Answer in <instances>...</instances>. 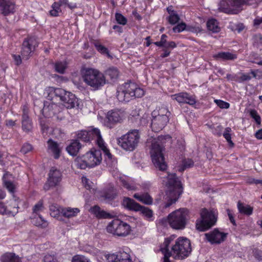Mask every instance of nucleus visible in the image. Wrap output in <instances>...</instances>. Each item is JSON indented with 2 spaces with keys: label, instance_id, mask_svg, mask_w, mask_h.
Returning a JSON list of instances; mask_svg holds the SVG:
<instances>
[{
  "label": "nucleus",
  "instance_id": "nucleus-1",
  "mask_svg": "<svg viewBox=\"0 0 262 262\" xmlns=\"http://www.w3.org/2000/svg\"><path fill=\"white\" fill-rule=\"evenodd\" d=\"M161 179L163 183L170 189L166 193V199L167 201L164 206L165 208H168L177 201L179 195L182 193V187L176 173H167L166 177H161Z\"/></svg>",
  "mask_w": 262,
  "mask_h": 262
},
{
  "label": "nucleus",
  "instance_id": "nucleus-2",
  "mask_svg": "<svg viewBox=\"0 0 262 262\" xmlns=\"http://www.w3.org/2000/svg\"><path fill=\"white\" fill-rule=\"evenodd\" d=\"M167 242L166 247L167 253L175 259H183L187 257L191 251V244L190 241L183 237H179L172 244L169 249V245L171 241L170 238L165 239L162 245H164Z\"/></svg>",
  "mask_w": 262,
  "mask_h": 262
},
{
  "label": "nucleus",
  "instance_id": "nucleus-3",
  "mask_svg": "<svg viewBox=\"0 0 262 262\" xmlns=\"http://www.w3.org/2000/svg\"><path fill=\"white\" fill-rule=\"evenodd\" d=\"M144 95V91L133 82H127L119 86L117 98L120 102H128L132 98H140Z\"/></svg>",
  "mask_w": 262,
  "mask_h": 262
},
{
  "label": "nucleus",
  "instance_id": "nucleus-4",
  "mask_svg": "<svg viewBox=\"0 0 262 262\" xmlns=\"http://www.w3.org/2000/svg\"><path fill=\"white\" fill-rule=\"evenodd\" d=\"M83 81L93 90H98L106 83L105 77L99 71L92 68L84 69L82 72Z\"/></svg>",
  "mask_w": 262,
  "mask_h": 262
},
{
  "label": "nucleus",
  "instance_id": "nucleus-5",
  "mask_svg": "<svg viewBox=\"0 0 262 262\" xmlns=\"http://www.w3.org/2000/svg\"><path fill=\"white\" fill-rule=\"evenodd\" d=\"M140 138L139 130L133 129L117 138L118 144L124 150L132 151L138 146Z\"/></svg>",
  "mask_w": 262,
  "mask_h": 262
},
{
  "label": "nucleus",
  "instance_id": "nucleus-6",
  "mask_svg": "<svg viewBox=\"0 0 262 262\" xmlns=\"http://www.w3.org/2000/svg\"><path fill=\"white\" fill-rule=\"evenodd\" d=\"M188 217V210L185 208H180L172 212L168 215V223L172 228L182 230L185 228Z\"/></svg>",
  "mask_w": 262,
  "mask_h": 262
},
{
  "label": "nucleus",
  "instance_id": "nucleus-7",
  "mask_svg": "<svg viewBox=\"0 0 262 262\" xmlns=\"http://www.w3.org/2000/svg\"><path fill=\"white\" fill-rule=\"evenodd\" d=\"M201 219L196 221V229L200 231H205L215 225L217 216L213 210L204 208L201 212Z\"/></svg>",
  "mask_w": 262,
  "mask_h": 262
},
{
  "label": "nucleus",
  "instance_id": "nucleus-8",
  "mask_svg": "<svg viewBox=\"0 0 262 262\" xmlns=\"http://www.w3.org/2000/svg\"><path fill=\"white\" fill-rule=\"evenodd\" d=\"M106 230L114 235L125 237L131 233L132 228L127 223L116 219L108 224Z\"/></svg>",
  "mask_w": 262,
  "mask_h": 262
},
{
  "label": "nucleus",
  "instance_id": "nucleus-9",
  "mask_svg": "<svg viewBox=\"0 0 262 262\" xmlns=\"http://www.w3.org/2000/svg\"><path fill=\"white\" fill-rule=\"evenodd\" d=\"M164 148L158 142H153L151 145L150 154L152 161L156 168L161 171H164L167 169V164L165 162L163 151Z\"/></svg>",
  "mask_w": 262,
  "mask_h": 262
},
{
  "label": "nucleus",
  "instance_id": "nucleus-10",
  "mask_svg": "<svg viewBox=\"0 0 262 262\" xmlns=\"http://www.w3.org/2000/svg\"><path fill=\"white\" fill-rule=\"evenodd\" d=\"M122 204L129 210L140 211L146 220L149 221L154 220L153 211L148 207L141 206L134 200L129 198H125L123 200Z\"/></svg>",
  "mask_w": 262,
  "mask_h": 262
},
{
  "label": "nucleus",
  "instance_id": "nucleus-11",
  "mask_svg": "<svg viewBox=\"0 0 262 262\" xmlns=\"http://www.w3.org/2000/svg\"><path fill=\"white\" fill-rule=\"evenodd\" d=\"M245 3V0H222L219 9L224 13L237 14L242 11V7Z\"/></svg>",
  "mask_w": 262,
  "mask_h": 262
},
{
  "label": "nucleus",
  "instance_id": "nucleus-12",
  "mask_svg": "<svg viewBox=\"0 0 262 262\" xmlns=\"http://www.w3.org/2000/svg\"><path fill=\"white\" fill-rule=\"evenodd\" d=\"M37 46L38 41L34 37H29L25 39L21 51L22 58L24 60L28 59Z\"/></svg>",
  "mask_w": 262,
  "mask_h": 262
},
{
  "label": "nucleus",
  "instance_id": "nucleus-13",
  "mask_svg": "<svg viewBox=\"0 0 262 262\" xmlns=\"http://www.w3.org/2000/svg\"><path fill=\"white\" fill-rule=\"evenodd\" d=\"M89 137H90V142L94 140L98 146L103 151L105 155H106L109 159L112 158V155L109 150L105 145L104 142L102 138L100 132L98 128H95L89 130Z\"/></svg>",
  "mask_w": 262,
  "mask_h": 262
},
{
  "label": "nucleus",
  "instance_id": "nucleus-14",
  "mask_svg": "<svg viewBox=\"0 0 262 262\" xmlns=\"http://www.w3.org/2000/svg\"><path fill=\"white\" fill-rule=\"evenodd\" d=\"M57 94L60 95L59 100L67 108L78 106V99L73 93L63 89L62 91H57Z\"/></svg>",
  "mask_w": 262,
  "mask_h": 262
},
{
  "label": "nucleus",
  "instance_id": "nucleus-15",
  "mask_svg": "<svg viewBox=\"0 0 262 262\" xmlns=\"http://www.w3.org/2000/svg\"><path fill=\"white\" fill-rule=\"evenodd\" d=\"M126 114L124 111L114 110L109 111L106 116L107 126L112 128L113 125L117 123H121L125 118Z\"/></svg>",
  "mask_w": 262,
  "mask_h": 262
},
{
  "label": "nucleus",
  "instance_id": "nucleus-16",
  "mask_svg": "<svg viewBox=\"0 0 262 262\" xmlns=\"http://www.w3.org/2000/svg\"><path fill=\"white\" fill-rule=\"evenodd\" d=\"M47 182L44 185L46 190L57 185L61 180V172L54 167H52L49 173Z\"/></svg>",
  "mask_w": 262,
  "mask_h": 262
},
{
  "label": "nucleus",
  "instance_id": "nucleus-17",
  "mask_svg": "<svg viewBox=\"0 0 262 262\" xmlns=\"http://www.w3.org/2000/svg\"><path fill=\"white\" fill-rule=\"evenodd\" d=\"M89 167L92 168L99 165L102 161V153L99 149H93L85 155Z\"/></svg>",
  "mask_w": 262,
  "mask_h": 262
},
{
  "label": "nucleus",
  "instance_id": "nucleus-18",
  "mask_svg": "<svg viewBox=\"0 0 262 262\" xmlns=\"http://www.w3.org/2000/svg\"><path fill=\"white\" fill-rule=\"evenodd\" d=\"M204 235L206 239L211 244H219L225 240L227 233L221 232L217 229H214Z\"/></svg>",
  "mask_w": 262,
  "mask_h": 262
},
{
  "label": "nucleus",
  "instance_id": "nucleus-19",
  "mask_svg": "<svg viewBox=\"0 0 262 262\" xmlns=\"http://www.w3.org/2000/svg\"><path fill=\"white\" fill-rule=\"evenodd\" d=\"M171 99L177 101L179 103H187L190 105H194L196 102L195 97L186 92H181L171 95Z\"/></svg>",
  "mask_w": 262,
  "mask_h": 262
},
{
  "label": "nucleus",
  "instance_id": "nucleus-20",
  "mask_svg": "<svg viewBox=\"0 0 262 262\" xmlns=\"http://www.w3.org/2000/svg\"><path fill=\"white\" fill-rule=\"evenodd\" d=\"M105 257L108 262H133L130 255L125 251L108 254L106 255Z\"/></svg>",
  "mask_w": 262,
  "mask_h": 262
},
{
  "label": "nucleus",
  "instance_id": "nucleus-21",
  "mask_svg": "<svg viewBox=\"0 0 262 262\" xmlns=\"http://www.w3.org/2000/svg\"><path fill=\"white\" fill-rule=\"evenodd\" d=\"M15 10V4L13 0H0V14L8 16L13 14Z\"/></svg>",
  "mask_w": 262,
  "mask_h": 262
},
{
  "label": "nucleus",
  "instance_id": "nucleus-22",
  "mask_svg": "<svg viewBox=\"0 0 262 262\" xmlns=\"http://www.w3.org/2000/svg\"><path fill=\"white\" fill-rule=\"evenodd\" d=\"M151 127L155 132H159L167 125L169 122V118L166 117H161L152 115Z\"/></svg>",
  "mask_w": 262,
  "mask_h": 262
},
{
  "label": "nucleus",
  "instance_id": "nucleus-23",
  "mask_svg": "<svg viewBox=\"0 0 262 262\" xmlns=\"http://www.w3.org/2000/svg\"><path fill=\"white\" fill-rule=\"evenodd\" d=\"M23 112L21 120L22 128L24 131L28 133L32 129V123L29 117V110L26 106H23Z\"/></svg>",
  "mask_w": 262,
  "mask_h": 262
},
{
  "label": "nucleus",
  "instance_id": "nucleus-24",
  "mask_svg": "<svg viewBox=\"0 0 262 262\" xmlns=\"http://www.w3.org/2000/svg\"><path fill=\"white\" fill-rule=\"evenodd\" d=\"M47 145L48 152L52 154L55 159H58L61 151L59 144L52 139H49L47 141Z\"/></svg>",
  "mask_w": 262,
  "mask_h": 262
},
{
  "label": "nucleus",
  "instance_id": "nucleus-25",
  "mask_svg": "<svg viewBox=\"0 0 262 262\" xmlns=\"http://www.w3.org/2000/svg\"><path fill=\"white\" fill-rule=\"evenodd\" d=\"M90 211L99 219H111L114 217L113 215L101 209L97 205L91 207L90 209Z\"/></svg>",
  "mask_w": 262,
  "mask_h": 262
},
{
  "label": "nucleus",
  "instance_id": "nucleus-26",
  "mask_svg": "<svg viewBox=\"0 0 262 262\" xmlns=\"http://www.w3.org/2000/svg\"><path fill=\"white\" fill-rule=\"evenodd\" d=\"M116 190L113 187H109L101 192L100 197L105 201L113 200L117 195Z\"/></svg>",
  "mask_w": 262,
  "mask_h": 262
},
{
  "label": "nucleus",
  "instance_id": "nucleus-27",
  "mask_svg": "<svg viewBox=\"0 0 262 262\" xmlns=\"http://www.w3.org/2000/svg\"><path fill=\"white\" fill-rule=\"evenodd\" d=\"M82 145L78 140H72L66 148L67 152L71 156H76Z\"/></svg>",
  "mask_w": 262,
  "mask_h": 262
},
{
  "label": "nucleus",
  "instance_id": "nucleus-28",
  "mask_svg": "<svg viewBox=\"0 0 262 262\" xmlns=\"http://www.w3.org/2000/svg\"><path fill=\"white\" fill-rule=\"evenodd\" d=\"M133 197L145 205H150L153 203L152 197L147 192L142 193H136L133 195Z\"/></svg>",
  "mask_w": 262,
  "mask_h": 262
},
{
  "label": "nucleus",
  "instance_id": "nucleus-29",
  "mask_svg": "<svg viewBox=\"0 0 262 262\" xmlns=\"http://www.w3.org/2000/svg\"><path fill=\"white\" fill-rule=\"evenodd\" d=\"M1 262H21L20 258L15 253L7 252L1 256Z\"/></svg>",
  "mask_w": 262,
  "mask_h": 262
},
{
  "label": "nucleus",
  "instance_id": "nucleus-30",
  "mask_svg": "<svg viewBox=\"0 0 262 262\" xmlns=\"http://www.w3.org/2000/svg\"><path fill=\"white\" fill-rule=\"evenodd\" d=\"M79 212L80 210L78 208L67 207L61 210V214L67 218L75 216Z\"/></svg>",
  "mask_w": 262,
  "mask_h": 262
},
{
  "label": "nucleus",
  "instance_id": "nucleus-31",
  "mask_svg": "<svg viewBox=\"0 0 262 262\" xmlns=\"http://www.w3.org/2000/svg\"><path fill=\"white\" fill-rule=\"evenodd\" d=\"M171 113L169 111L168 107L166 106H161L157 110L154 111L152 113V115L163 117H166L169 118Z\"/></svg>",
  "mask_w": 262,
  "mask_h": 262
},
{
  "label": "nucleus",
  "instance_id": "nucleus-32",
  "mask_svg": "<svg viewBox=\"0 0 262 262\" xmlns=\"http://www.w3.org/2000/svg\"><path fill=\"white\" fill-rule=\"evenodd\" d=\"M237 208L239 212L242 214L250 215L253 213V207L248 205H245L240 202L237 203Z\"/></svg>",
  "mask_w": 262,
  "mask_h": 262
},
{
  "label": "nucleus",
  "instance_id": "nucleus-33",
  "mask_svg": "<svg viewBox=\"0 0 262 262\" xmlns=\"http://www.w3.org/2000/svg\"><path fill=\"white\" fill-rule=\"evenodd\" d=\"M214 57L217 59H221L224 60H233L236 59L237 56L236 54H232L230 52H221L215 55Z\"/></svg>",
  "mask_w": 262,
  "mask_h": 262
},
{
  "label": "nucleus",
  "instance_id": "nucleus-34",
  "mask_svg": "<svg viewBox=\"0 0 262 262\" xmlns=\"http://www.w3.org/2000/svg\"><path fill=\"white\" fill-rule=\"evenodd\" d=\"M106 76H107L112 80H116L119 75V71L116 67L108 68L105 72Z\"/></svg>",
  "mask_w": 262,
  "mask_h": 262
},
{
  "label": "nucleus",
  "instance_id": "nucleus-35",
  "mask_svg": "<svg viewBox=\"0 0 262 262\" xmlns=\"http://www.w3.org/2000/svg\"><path fill=\"white\" fill-rule=\"evenodd\" d=\"M63 89L60 88H54L50 87L48 88L47 92L48 93V99L52 101L59 98L60 99V95L57 94V91H62Z\"/></svg>",
  "mask_w": 262,
  "mask_h": 262
},
{
  "label": "nucleus",
  "instance_id": "nucleus-36",
  "mask_svg": "<svg viewBox=\"0 0 262 262\" xmlns=\"http://www.w3.org/2000/svg\"><path fill=\"white\" fill-rule=\"evenodd\" d=\"M207 27L209 31L213 33H217L220 31V28L219 26L218 22L215 19L208 20L207 23Z\"/></svg>",
  "mask_w": 262,
  "mask_h": 262
},
{
  "label": "nucleus",
  "instance_id": "nucleus-37",
  "mask_svg": "<svg viewBox=\"0 0 262 262\" xmlns=\"http://www.w3.org/2000/svg\"><path fill=\"white\" fill-rule=\"evenodd\" d=\"M75 163L78 168L81 169H85L86 167H89V164L84 155L81 157L77 158L75 161Z\"/></svg>",
  "mask_w": 262,
  "mask_h": 262
},
{
  "label": "nucleus",
  "instance_id": "nucleus-38",
  "mask_svg": "<svg viewBox=\"0 0 262 262\" xmlns=\"http://www.w3.org/2000/svg\"><path fill=\"white\" fill-rule=\"evenodd\" d=\"M32 222L36 226L41 228H46L48 225V222L40 215H39L37 217H34L32 219Z\"/></svg>",
  "mask_w": 262,
  "mask_h": 262
},
{
  "label": "nucleus",
  "instance_id": "nucleus-39",
  "mask_svg": "<svg viewBox=\"0 0 262 262\" xmlns=\"http://www.w3.org/2000/svg\"><path fill=\"white\" fill-rule=\"evenodd\" d=\"M89 131H79L77 134V140H78V141L79 140H80L84 142H90V137H89Z\"/></svg>",
  "mask_w": 262,
  "mask_h": 262
},
{
  "label": "nucleus",
  "instance_id": "nucleus-40",
  "mask_svg": "<svg viewBox=\"0 0 262 262\" xmlns=\"http://www.w3.org/2000/svg\"><path fill=\"white\" fill-rule=\"evenodd\" d=\"M94 46L98 51H99L101 54H106L107 57H112L111 55L109 53L108 50L107 48L101 45L98 42H94Z\"/></svg>",
  "mask_w": 262,
  "mask_h": 262
},
{
  "label": "nucleus",
  "instance_id": "nucleus-41",
  "mask_svg": "<svg viewBox=\"0 0 262 262\" xmlns=\"http://www.w3.org/2000/svg\"><path fill=\"white\" fill-rule=\"evenodd\" d=\"M42 262H58L55 253H47L43 256Z\"/></svg>",
  "mask_w": 262,
  "mask_h": 262
},
{
  "label": "nucleus",
  "instance_id": "nucleus-42",
  "mask_svg": "<svg viewBox=\"0 0 262 262\" xmlns=\"http://www.w3.org/2000/svg\"><path fill=\"white\" fill-rule=\"evenodd\" d=\"M51 8L52 9L50 11V14L52 16H57L61 12L60 7H59L58 4L56 2H54L52 4Z\"/></svg>",
  "mask_w": 262,
  "mask_h": 262
},
{
  "label": "nucleus",
  "instance_id": "nucleus-43",
  "mask_svg": "<svg viewBox=\"0 0 262 262\" xmlns=\"http://www.w3.org/2000/svg\"><path fill=\"white\" fill-rule=\"evenodd\" d=\"M120 182L122 185L128 190H137L138 187L136 185L134 184H130L124 179H120Z\"/></svg>",
  "mask_w": 262,
  "mask_h": 262
},
{
  "label": "nucleus",
  "instance_id": "nucleus-44",
  "mask_svg": "<svg viewBox=\"0 0 262 262\" xmlns=\"http://www.w3.org/2000/svg\"><path fill=\"white\" fill-rule=\"evenodd\" d=\"M168 242H166L164 245H161L160 247V250L164 255V261L163 262H170L169 258L171 256L167 253V249H166Z\"/></svg>",
  "mask_w": 262,
  "mask_h": 262
},
{
  "label": "nucleus",
  "instance_id": "nucleus-45",
  "mask_svg": "<svg viewBox=\"0 0 262 262\" xmlns=\"http://www.w3.org/2000/svg\"><path fill=\"white\" fill-rule=\"evenodd\" d=\"M54 68L57 72L63 74L66 68V63L64 62H57L55 64Z\"/></svg>",
  "mask_w": 262,
  "mask_h": 262
},
{
  "label": "nucleus",
  "instance_id": "nucleus-46",
  "mask_svg": "<svg viewBox=\"0 0 262 262\" xmlns=\"http://www.w3.org/2000/svg\"><path fill=\"white\" fill-rule=\"evenodd\" d=\"M50 214L52 217H58L61 213V210L59 209L58 206L52 205L50 207Z\"/></svg>",
  "mask_w": 262,
  "mask_h": 262
},
{
  "label": "nucleus",
  "instance_id": "nucleus-47",
  "mask_svg": "<svg viewBox=\"0 0 262 262\" xmlns=\"http://www.w3.org/2000/svg\"><path fill=\"white\" fill-rule=\"evenodd\" d=\"M231 132V129L230 127H226L225 129L224 133L223 134V136L226 139L227 141L229 143V144L233 146L234 145V143L231 140V137L230 133Z\"/></svg>",
  "mask_w": 262,
  "mask_h": 262
},
{
  "label": "nucleus",
  "instance_id": "nucleus-48",
  "mask_svg": "<svg viewBox=\"0 0 262 262\" xmlns=\"http://www.w3.org/2000/svg\"><path fill=\"white\" fill-rule=\"evenodd\" d=\"M7 174H5L3 176V182L5 184V187L8 190V191L11 193H14L15 190V186L13 183L9 181H6L5 180V176Z\"/></svg>",
  "mask_w": 262,
  "mask_h": 262
},
{
  "label": "nucleus",
  "instance_id": "nucleus-49",
  "mask_svg": "<svg viewBox=\"0 0 262 262\" xmlns=\"http://www.w3.org/2000/svg\"><path fill=\"white\" fill-rule=\"evenodd\" d=\"M115 19L117 22L120 25H125L127 22V20L122 14L119 13H116Z\"/></svg>",
  "mask_w": 262,
  "mask_h": 262
},
{
  "label": "nucleus",
  "instance_id": "nucleus-50",
  "mask_svg": "<svg viewBox=\"0 0 262 262\" xmlns=\"http://www.w3.org/2000/svg\"><path fill=\"white\" fill-rule=\"evenodd\" d=\"M58 4L59 7L61 6L68 7L71 9H73L76 7L75 4L69 3L68 0H58V2H55Z\"/></svg>",
  "mask_w": 262,
  "mask_h": 262
},
{
  "label": "nucleus",
  "instance_id": "nucleus-51",
  "mask_svg": "<svg viewBox=\"0 0 262 262\" xmlns=\"http://www.w3.org/2000/svg\"><path fill=\"white\" fill-rule=\"evenodd\" d=\"M180 20V17L176 13H172L169 15L168 20V22L171 25H174L177 23Z\"/></svg>",
  "mask_w": 262,
  "mask_h": 262
},
{
  "label": "nucleus",
  "instance_id": "nucleus-52",
  "mask_svg": "<svg viewBox=\"0 0 262 262\" xmlns=\"http://www.w3.org/2000/svg\"><path fill=\"white\" fill-rule=\"evenodd\" d=\"M43 208V202L40 200L37 204H36L33 208V214H38V213L42 210Z\"/></svg>",
  "mask_w": 262,
  "mask_h": 262
},
{
  "label": "nucleus",
  "instance_id": "nucleus-53",
  "mask_svg": "<svg viewBox=\"0 0 262 262\" xmlns=\"http://www.w3.org/2000/svg\"><path fill=\"white\" fill-rule=\"evenodd\" d=\"M32 145L31 144L26 142L23 145L21 148L20 149V152H22L23 154H26L28 152L32 151Z\"/></svg>",
  "mask_w": 262,
  "mask_h": 262
},
{
  "label": "nucleus",
  "instance_id": "nucleus-54",
  "mask_svg": "<svg viewBox=\"0 0 262 262\" xmlns=\"http://www.w3.org/2000/svg\"><path fill=\"white\" fill-rule=\"evenodd\" d=\"M249 113L250 116L255 120L258 124H260L261 122L260 117L258 114L257 111L255 110H251Z\"/></svg>",
  "mask_w": 262,
  "mask_h": 262
},
{
  "label": "nucleus",
  "instance_id": "nucleus-55",
  "mask_svg": "<svg viewBox=\"0 0 262 262\" xmlns=\"http://www.w3.org/2000/svg\"><path fill=\"white\" fill-rule=\"evenodd\" d=\"M72 262H91L90 259L82 255H75L73 257Z\"/></svg>",
  "mask_w": 262,
  "mask_h": 262
},
{
  "label": "nucleus",
  "instance_id": "nucleus-56",
  "mask_svg": "<svg viewBox=\"0 0 262 262\" xmlns=\"http://www.w3.org/2000/svg\"><path fill=\"white\" fill-rule=\"evenodd\" d=\"M193 162L190 159H185L183 162V167L180 168L181 171H184L185 169L191 167L193 165Z\"/></svg>",
  "mask_w": 262,
  "mask_h": 262
},
{
  "label": "nucleus",
  "instance_id": "nucleus-57",
  "mask_svg": "<svg viewBox=\"0 0 262 262\" xmlns=\"http://www.w3.org/2000/svg\"><path fill=\"white\" fill-rule=\"evenodd\" d=\"M166 38L167 36L165 34H163L161 37L160 41L155 42L154 43L158 47L165 48L166 43Z\"/></svg>",
  "mask_w": 262,
  "mask_h": 262
},
{
  "label": "nucleus",
  "instance_id": "nucleus-58",
  "mask_svg": "<svg viewBox=\"0 0 262 262\" xmlns=\"http://www.w3.org/2000/svg\"><path fill=\"white\" fill-rule=\"evenodd\" d=\"M186 28V24L182 23L178 24L176 26L174 27L172 29L173 32L180 33L184 31Z\"/></svg>",
  "mask_w": 262,
  "mask_h": 262
},
{
  "label": "nucleus",
  "instance_id": "nucleus-59",
  "mask_svg": "<svg viewBox=\"0 0 262 262\" xmlns=\"http://www.w3.org/2000/svg\"><path fill=\"white\" fill-rule=\"evenodd\" d=\"M214 102L221 108H228L230 106L229 103L221 100H215Z\"/></svg>",
  "mask_w": 262,
  "mask_h": 262
},
{
  "label": "nucleus",
  "instance_id": "nucleus-60",
  "mask_svg": "<svg viewBox=\"0 0 262 262\" xmlns=\"http://www.w3.org/2000/svg\"><path fill=\"white\" fill-rule=\"evenodd\" d=\"M251 78L252 77L250 75L245 73H241V76L237 81L239 82H243L244 81H249L251 80Z\"/></svg>",
  "mask_w": 262,
  "mask_h": 262
},
{
  "label": "nucleus",
  "instance_id": "nucleus-61",
  "mask_svg": "<svg viewBox=\"0 0 262 262\" xmlns=\"http://www.w3.org/2000/svg\"><path fill=\"white\" fill-rule=\"evenodd\" d=\"M253 256L258 260H262V251L258 249H254L253 251Z\"/></svg>",
  "mask_w": 262,
  "mask_h": 262
},
{
  "label": "nucleus",
  "instance_id": "nucleus-62",
  "mask_svg": "<svg viewBox=\"0 0 262 262\" xmlns=\"http://www.w3.org/2000/svg\"><path fill=\"white\" fill-rule=\"evenodd\" d=\"M82 183L84 184L85 187L87 189H90L92 188L91 185V182L86 177H83L82 178Z\"/></svg>",
  "mask_w": 262,
  "mask_h": 262
},
{
  "label": "nucleus",
  "instance_id": "nucleus-63",
  "mask_svg": "<svg viewBox=\"0 0 262 262\" xmlns=\"http://www.w3.org/2000/svg\"><path fill=\"white\" fill-rule=\"evenodd\" d=\"M261 24H262V17H256L253 20V25L255 27H258Z\"/></svg>",
  "mask_w": 262,
  "mask_h": 262
},
{
  "label": "nucleus",
  "instance_id": "nucleus-64",
  "mask_svg": "<svg viewBox=\"0 0 262 262\" xmlns=\"http://www.w3.org/2000/svg\"><path fill=\"white\" fill-rule=\"evenodd\" d=\"M255 42H257L259 44L262 43V36L260 34L255 35L253 37Z\"/></svg>",
  "mask_w": 262,
  "mask_h": 262
}]
</instances>
